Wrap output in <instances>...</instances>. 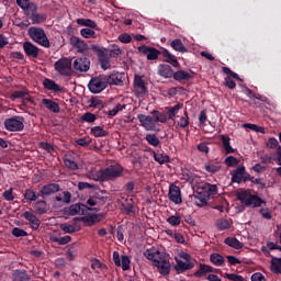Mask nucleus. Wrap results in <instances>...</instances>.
<instances>
[{
  "mask_svg": "<svg viewBox=\"0 0 281 281\" xmlns=\"http://www.w3.org/2000/svg\"><path fill=\"white\" fill-rule=\"evenodd\" d=\"M144 256L147 260H150L160 276H170L172 266H170V255L168 252L153 246L144 251Z\"/></svg>",
  "mask_w": 281,
  "mask_h": 281,
  "instance_id": "obj_1",
  "label": "nucleus"
},
{
  "mask_svg": "<svg viewBox=\"0 0 281 281\" xmlns=\"http://www.w3.org/2000/svg\"><path fill=\"white\" fill-rule=\"evenodd\" d=\"M122 172H124V167L120 164H114L97 171L94 181H115V179L122 177Z\"/></svg>",
  "mask_w": 281,
  "mask_h": 281,
  "instance_id": "obj_2",
  "label": "nucleus"
},
{
  "mask_svg": "<svg viewBox=\"0 0 281 281\" xmlns=\"http://www.w3.org/2000/svg\"><path fill=\"white\" fill-rule=\"evenodd\" d=\"M237 199L245 207H262V204H267L262 198L251 194V192L247 190L237 192Z\"/></svg>",
  "mask_w": 281,
  "mask_h": 281,
  "instance_id": "obj_3",
  "label": "nucleus"
},
{
  "mask_svg": "<svg viewBox=\"0 0 281 281\" xmlns=\"http://www.w3.org/2000/svg\"><path fill=\"white\" fill-rule=\"evenodd\" d=\"M30 38L41 47H45L49 49L52 47V43H49V38L45 33V30L41 26H31L27 31Z\"/></svg>",
  "mask_w": 281,
  "mask_h": 281,
  "instance_id": "obj_4",
  "label": "nucleus"
},
{
  "mask_svg": "<svg viewBox=\"0 0 281 281\" xmlns=\"http://www.w3.org/2000/svg\"><path fill=\"white\" fill-rule=\"evenodd\" d=\"M106 75H99L91 78L88 83V89L91 93H102L109 87Z\"/></svg>",
  "mask_w": 281,
  "mask_h": 281,
  "instance_id": "obj_5",
  "label": "nucleus"
},
{
  "mask_svg": "<svg viewBox=\"0 0 281 281\" xmlns=\"http://www.w3.org/2000/svg\"><path fill=\"white\" fill-rule=\"evenodd\" d=\"M25 119L22 116H12L4 120V128L11 133H19L25 128Z\"/></svg>",
  "mask_w": 281,
  "mask_h": 281,
  "instance_id": "obj_6",
  "label": "nucleus"
},
{
  "mask_svg": "<svg viewBox=\"0 0 281 281\" xmlns=\"http://www.w3.org/2000/svg\"><path fill=\"white\" fill-rule=\"evenodd\" d=\"M54 69L59 74V76H71L72 67H71V59L67 57H63L55 61Z\"/></svg>",
  "mask_w": 281,
  "mask_h": 281,
  "instance_id": "obj_7",
  "label": "nucleus"
},
{
  "mask_svg": "<svg viewBox=\"0 0 281 281\" xmlns=\"http://www.w3.org/2000/svg\"><path fill=\"white\" fill-rule=\"evenodd\" d=\"M91 49L98 55V60L101 65V69H103L104 71H106V69H111V56H109V54H106V52H104L98 45H92Z\"/></svg>",
  "mask_w": 281,
  "mask_h": 281,
  "instance_id": "obj_8",
  "label": "nucleus"
},
{
  "mask_svg": "<svg viewBox=\"0 0 281 281\" xmlns=\"http://www.w3.org/2000/svg\"><path fill=\"white\" fill-rule=\"evenodd\" d=\"M89 212H100V209L89 207L88 205H86L83 203L72 204L68 209V214L70 216H76L78 214H80L81 216H85V215L89 214Z\"/></svg>",
  "mask_w": 281,
  "mask_h": 281,
  "instance_id": "obj_9",
  "label": "nucleus"
},
{
  "mask_svg": "<svg viewBox=\"0 0 281 281\" xmlns=\"http://www.w3.org/2000/svg\"><path fill=\"white\" fill-rule=\"evenodd\" d=\"M232 183H247V178L249 177V172L245 166H238L235 170L231 171Z\"/></svg>",
  "mask_w": 281,
  "mask_h": 281,
  "instance_id": "obj_10",
  "label": "nucleus"
},
{
  "mask_svg": "<svg viewBox=\"0 0 281 281\" xmlns=\"http://www.w3.org/2000/svg\"><path fill=\"white\" fill-rule=\"evenodd\" d=\"M222 71L226 74V78L224 79V86L227 87L228 89H236V81L238 80L239 82H243V79L238 76V74L234 72L232 68L229 67H222ZM234 78V79H232Z\"/></svg>",
  "mask_w": 281,
  "mask_h": 281,
  "instance_id": "obj_11",
  "label": "nucleus"
},
{
  "mask_svg": "<svg viewBox=\"0 0 281 281\" xmlns=\"http://www.w3.org/2000/svg\"><path fill=\"white\" fill-rule=\"evenodd\" d=\"M72 68L75 71H79V74H86L91 69V60L88 57H78L72 63Z\"/></svg>",
  "mask_w": 281,
  "mask_h": 281,
  "instance_id": "obj_12",
  "label": "nucleus"
},
{
  "mask_svg": "<svg viewBox=\"0 0 281 281\" xmlns=\"http://www.w3.org/2000/svg\"><path fill=\"white\" fill-rule=\"evenodd\" d=\"M134 89L138 98H144L148 93V88L146 87V81L139 75L134 77Z\"/></svg>",
  "mask_w": 281,
  "mask_h": 281,
  "instance_id": "obj_13",
  "label": "nucleus"
},
{
  "mask_svg": "<svg viewBox=\"0 0 281 281\" xmlns=\"http://www.w3.org/2000/svg\"><path fill=\"white\" fill-rule=\"evenodd\" d=\"M57 192H60V184L48 183L42 187L37 196H41L42 199H47V196H52V194H56Z\"/></svg>",
  "mask_w": 281,
  "mask_h": 281,
  "instance_id": "obj_14",
  "label": "nucleus"
},
{
  "mask_svg": "<svg viewBox=\"0 0 281 281\" xmlns=\"http://www.w3.org/2000/svg\"><path fill=\"white\" fill-rule=\"evenodd\" d=\"M138 52L139 54L147 56V60H157V58H159V54H161L157 48L146 45L139 46Z\"/></svg>",
  "mask_w": 281,
  "mask_h": 281,
  "instance_id": "obj_15",
  "label": "nucleus"
},
{
  "mask_svg": "<svg viewBox=\"0 0 281 281\" xmlns=\"http://www.w3.org/2000/svg\"><path fill=\"white\" fill-rule=\"evenodd\" d=\"M23 49H24V54H25V56H27V58H38V56L41 54V48H38L36 45H34L30 41H26L23 43Z\"/></svg>",
  "mask_w": 281,
  "mask_h": 281,
  "instance_id": "obj_16",
  "label": "nucleus"
},
{
  "mask_svg": "<svg viewBox=\"0 0 281 281\" xmlns=\"http://www.w3.org/2000/svg\"><path fill=\"white\" fill-rule=\"evenodd\" d=\"M124 72L113 71L110 75H105V78L108 79V85L111 87H113V85L122 87L124 85Z\"/></svg>",
  "mask_w": 281,
  "mask_h": 281,
  "instance_id": "obj_17",
  "label": "nucleus"
},
{
  "mask_svg": "<svg viewBox=\"0 0 281 281\" xmlns=\"http://www.w3.org/2000/svg\"><path fill=\"white\" fill-rule=\"evenodd\" d=\"M168 196L169 200L176 205L183 203V200L181 199V189L176 184H170Z\"/></svg>",
  "mask_w": 281,
  "mask_h": 281,
  "instance_id": "obj_18",
  "label": "nucleus"
},
{
  "mask_svg": "<svg viewBox=\"0 0 281 281\" xmlns=\"http://www.w3.org/2000/svg\"><path fill=\"white\" fill-rule=\"evenodd\" d=\"M70 45L77 49L78 54H86V52L89 49L87 43H85V41L78 36L70 37Z\"/></svg>",
  "mask_w": 281,
  "mask_h": 281,
  "instance_id": "obj_19",
  "label": "nucleus"
},
{
  "mask_svg": "<svg viewBox=\"0 0 281 281\" xmlns=\"http://www.w3.org/2000/svg\"><path fill=\"white\" fill-rule=\"evenodd\" d=\"M137 120L140 125L144 126L145 131H153L155 128V120H153V116L138 114Z\"/></svg>",
  "mask_w": 281,
  "mask_h": 281,
  "instance_id": "obj_20",
  "label": "nucleus"
},
{
  "mask_svg": "<svg viewBox=\"0 0 281 281\" xmlns=\"http://www.w3.org/2000/svg\"><path fill=\"white\" fill-rule=\"evenodd\" d=\"M23 218L29 222L30 227H32L35 232L41 227V220L34 215V213L26 211L23 213Z\"/></svg>",
  "mask_w": 281,
  "mask_h": 281,
  "instance_id": "obj_21",
  "label": "nucleus"
},
{
  "mask_svg": "<svg viewBox=\"0 0 281 281\" xmlns=\"http://www.w3.org/2000/svg\"><path fill=\"white\" fill-rule=\"evenodd\" d=\"M161 56H164L165 63H169V65L176 67L177 69L181 68V64L177 60V56L172 55L168 49L164 48L161 50Z\"/></svg>",
  "mask_w": 281,
  "mask_h": 281,
  "instance_id": "obj_22",
  "label": "nucleus"
},
{
  "mask_svg": "<svg viewBox=\"0 0 281 281\" xmlns=\"http://www.w3.org/2000/svg\"><path fill=\"white\" fill-rule=\"evenodd\" d=\"M42 104L47 111H50V113H60V104L52 99H43Z\"/></svg>",
  "mask_w": 281,
  "mask_h": 281,
  "instance_id": "obj_23",
  "label": "nucleus"
},
{
  "mask_svg": "<svg viewBox=\"0 0 281 281\" xmlns=\"http://www.w3.org/2000/svg\"><path fill=\"white\" fill-rule=\"evenodd\" d=\"M181 109H183V103H178L173 106H167L166 108L167 119L175 122L177 114L179 113V111H181Z\"/></svg>",
  "mask_w": 281,
  "mask_h": 281,
  "instance_id": "obj_24",
  "label": "nucleus"
},
{
  "mask_svg": "<svg viewBox=\"0 0 281 281\" xmlns=\"http://www.w3.org/2000/svg\"><path fill=\"white\" fill-rule=\"evenodd\" d=\"M175 74V70H172V67L167 64H160L158 66V76H161V78H172Z\"/></svg>",
  "mask_w": 281,
  "mask_h": 281,
  "instance_id": "obj_25",
  "label": "nucleus"
},
{
  "mask_svg": "<svg viewBox=\"0 0 281 281\" xmlns=\"http://www.w3.org/2000/svg\"><path fill=\"white\" fill-rule=\"evenodd\" d=\"M44 85V89H47V91H54V93H59L60 91H63V88L56 83V81L46 78L43 81Z\"/></svg>",
  "mask_w": 281,
  "mask_h": 281,
  "instance_id": "obj_26",
  "label": "nucleus"
},
{
  "mask_svg": "<svg viewBox=\"0 0 281 281\" xmlns=\"http://www.w3.org/2000/svg\"><path fill=\"white\" fill-rule=\"evenodd\" d=\"M177 265L175 266V269L178 273H183V271H188L190 269H194V263L192 262H183L181 259L175 258Z\"/></svg>",
  "mask_w": 281,
  "mask_h": 281,
  "instance_id": "obj_27",
  "label": "nucleus"
},
{
  "mask_svg": "<svg viewBox=\"0 0 281 281\" xmlns=\"http://www.w3.org/2000/svg\"><path fill=\"white\" fill-rule=\"evenodd\" d=\"M203 193L207 194V198L210 196H216L218 194V187L216 184H210V183H204L203 187L200 188Z\"/></svg>",
  "mask_w": 281,
  "mask_h": 281,
  "instance_id": "obj_28",
  "label": "nucleus"
},
{
  "mask_svg": "<svg viewBox=\"0 0 281 281\" xmlns=\"http://www.w3.org/2000/svg\"><path fill=\"white\" fill-rule=\"evenodd\" d=\"M221 139H222V146L226 153V155H232L234 153H236V149H234V147H232V138H229V136L227 135H221Z\"/></svg>",
  "mask_w": 281,
  "mask_h": 281,
  "instance_id": "obj_29",
  "label": "nucleus"
},
{
  "mask_svg": "<svg viewBox=\"0 0 281 281\" xmlns=\"http://www.w3.org/2000/svg\"><path fill=\"white\" fill-rule=\"evenodd\" d=\"M13 281H32V276L26 270H14Z\"/></svg>",
  "mask_w": 281,
  "mask_h": 281,
  "instance_id": "obj_30",
  "label": "nucleus"
},
{
  "mask_svg": "<svg viewBox=\"0 0 281 281\" xmlns=\"http://www.w3.org/2000/svg\"><path fill=\"white\" fill-rule=\"evenodd\" d=\"M207 273H214V269L205 263H200V268L198 271L193 273L194 278H203V276H207Z\"/></svg>",
  "mask_w": 281,
  "mask_h": 281,
  "instance_id": "obj_31",
  "label": "nucleus"
},
{
  "mask_svg": "<svg viewBox=\"0 0 281 281\" xmlns=\"http://www.w3.org/2000/svg\"><path fill=\"white\" fill-rule=\"evenodd\" d=\"M195 203L198 205V207H203L205 205H207V201H210V198L207 196V194H205L201 188L198 189L196 195H195Z\"/></svg>",
  "mask_w": 281,
  "mask_h": 281,
  "instance_id": "obj_32",
  "label": "nucleus"
},
{
  "mask_svg": "<svg viewBox=\"0 0 281 281\" xmlns=\"http://www.w3.org/2000/svg\"><path fill=\"white\" fill-rule=\"evenodd\" d=\"M77 25H81V27H90L91 30H98V23L91 19H77L76 20Z\"/></svg>",
  "mask_w": 281,
  "mask_h": 281,
  "instance_id": "obj_33",
  "label": "nucleus"
},
{
  "mask_svg": "<svg viewBox=\"0 0 281 281\" xmlns=\"http://www.w3.org/2000/svg\"><path fill=\"white\" fill-rule=\"evenodd\" d=\"M172 78L177 82H181V80H192L193 76L190 75V72H188L186 70H178V71L173 72Z\"/></svg>",
  "mask_w": 281,
  "mask_h": 281,
  "instance_id": "obj_34",
  "label": "nucleus"
},
{
  "mask_svg": "<svg viewBox=\"0 0 281 281\" xmlns=\"http://www.w3.org/2000/svg\"><path fill=\"white\" fill-rule=\"evenodd\" d=\"M224 243L225 245L232 247L233 249H243V247H245V245L236 237H227L225 238Z\"/></svg>",
  "mask_w": 281,
  "mask_h": 281,
  "instance_id": "obj_35",
  "label": "nucleus"
},
{
  "mask_svg": "<svg viewBox=\"0 0 281 281\" xmlns=\"http://www.w3.org/2000/svg\"><path fill=\"white\" fill-rule=\"evenodd\" d=\"M276 249L278 251H281V246L276 244V243H273V241H268L266 244V246L261 247V251H262V254H265V256H269V254H271V251H273Z\"/></svg>",
  "mask_w": 281,
  "mask_h": 281,
  "instance_id": "obj_36",
  "label": "nucleus"
},
{
  "mask_svg": "<svg viewBox=\"0 0 281 281\" xmlns=\"http://www.w3.org/2000/svg\"><path fill=\"white\" fill-rule=\"evenodd\" d=\"M75 221H81V223H89V225H95V223H100V215L93 214L90 216L76 217Z\"/></svg>",
  "mask_w": 281,
  "mask_h": 281,
  "instance_id": "obj_37",
  "label": "nucleus"
},
{
  "mask_svg": "<svg viewBox=\"0 0 281 281\" xmlns=\"http://www.w3.org/2000/svg\"><path fill=\"white\" fill-rule=\"evenodd\" d=\"M170 47L175 49V52H179L180 54H186L188 52V48L186 45H183V42L181 40L176 38L170 43Z\"/></svg>",
  "mask_w": 281,
  "mask_h": 281,
  "instance_id": "obj_38",
  "label": "nucleus"
},
{
  "mask_svg": "<svg viewBox=\"0 0 281 281\" xmlns=\"http://www.w3.org/2000/svg\"><path fill=\"white\" fill-rule=\"evenodd\" d=\"M210 261L212 262V265H215V267H223V265H225V257H223L218 252H213L210 256Z\"/></svg>",
  "mask_w": 281,
  "mask_h": 281,
  "instance_id": "obj_39",
  "label": "nucleus"
},
{
  "mask_svg": "<svg viewBox=\"0 0 281 281\" xmlns=\"http://www.w3.org/2000/svg\"><path fill=\"white\" fill-rule=\"evenodd\" d=\"M30 19L33 25H41V23H45V21H47V14L36 12L35 14L30 15Z\"/></svg>",
  "mask_w": 281,
  "mask_h": 281,
  "instance_id": "obj_40",
  "label": "nucleus"
},
{
  "mask_svg": "<svg viewBox=\"0 0 281 281\" xmlns=\"http://www.w3.org/2000/svg\"><path fill=\"white\" fill-rule=\"evenodd\" d=\"M90 133L93 137H106V135H109V132L102 126L91 127Z\"/></svg>",
  "mask_w": 281,
  "mask_h": 281,
  "instance_id": "obj_41",
  "label": "nucleus"
},
{
  "mask_svg": "<svg viewBox=\"0 0 281 281\" xmlns=\"http://www.w3.org/2000/svg\"><path fill=\"white\" fill-rule=\"evenodd\" d=\"M145 140L147 144H149V146H154V148H157L161 144V140H159L157 134H146Z\"/></svg>",
  "mask_w": 281,
  "mask_h": 281,
  "instance_id": "obj_42",
  "label": "nucleus"
},
{
  "mask_svg": "<svg viewBox=\"0 0 281 281\" xmlns=\"http://www.w3.org/2000/svg\"><path fill=\"white\" fill-rule=\"evenodd\" d=\"M204 170L211 175H215V172H220L221 165L218 162H207L204 165Z\"/></svg>",
  "mask_w": 281,
  "mask_h": 281,
  "instance_id": "obj_43",
  "label": "nucleus"
},
{
  "mask_svg": "<svg viewBox=\"0 0 281 281\" xmlns=\"http://www.w3.org/2000/svg\"><path fill=\"white\" fill-rule=\"evenodd\" d=\"M34 209L37 214H46L47 213V202L45 200H40L34 204Z\"/></svg>",
  "mask_w": 281,
  "mask_h": 281,
  "instance_id": "obj_44",
  "label": "nucleus"
},
{
  "mask_svg": "<svg viewBox=\"0 0 281 281\" xmlns=\"http://www.w3.org/2000/svg\"><path fill=\"white\" fill-rule=\"evenodd\" d=\"M271 271L273 273H280L281 274V258L272 257V259H271Z\"/></svg>",
  "mask_w": 281,
  "mask_h": 281,
  "instance_id": "obj_45",
  "label": "nucleus"
},
{
  "mask_svg": "<svg viewBox=\"0 0 281 281\" xmlns=\"http://www.w3.org/2000/svg\"><path fill=\"white\" fill-rule=\"evenodd\" d=\"M50 240L52 243H57V245H69V243H71V236L69 235H66L64 237L53 236Z\"/></svg>",
  "mask_w": 281,
  "mask_h": 281,
  "instance_id": "obj_46",
  "label": "nucleus"
},
{
  "mask_svg": "<svg viewBox=\"0 0 281 281\" xmlns=\"http://www.w3.org/2000/svg\"><path fill=\"white\" fill-rule=\"evenodd\" d=\"M154 159L157 161V164L164 165V164H169L170 162V156L164 155V154H157L153 151Z\"/></svg>",
  "mask_w": 281,
  "mask_h": 281,
  "instance_id": "obj_47",
  "label": "nucleus"
},
{
  "mask_svg": "<svg viewBox=\"0 0 281 281\" xmlns=\"http://www.w3.org/2000/svg\"><path fill=\"white\" fill-rule=\"evenodd\" d=\"M216 227L221 232H224V229H229V227H232V222H229V220L220 218L216 221Z\"/></svg>",
  "mask_w": 281,
  "mask_h": 281,
  "instance_id": "obj_48",
  "label": "nucleus"
},
{
  "mask_svg": "<svg viewBox=\"0 0 281 281\" xmlns=\"http://www.w3.org/2000/svg\"><path fill=\"white\" fill-rule=\"evenodd\" d=\"M98 120V115L91 113V112H86L81 115L80 122H87L88 124H93Z\"/></svg>",
  "mask_w": 281,
  "mask_h": 281,
  "instance_id": "obj_49",
  "label": "nucleus"
},
{
  "mask_svg": "<svg viewBox=\"0 0 281 281\" xmlns=\"http://www.w3.org/2000/svg\"><path fill=\"white\" fill-rule=\"evenodd\" d=\"M121 210L123 214H127V215L135 214V205L133 204V200H130L127 204H122Z\"/></svg>",
  "mask_w": 281,
  "mask_h": 281,
  "instance_id": "obj_50",
  "label": "nucleus"
},
{
  "mask_svg": "<svg viewBox=\"0 0 281 281\" xmlns=\"http://www.w3.org/2000/svg\"><path fill=\"white\" fill-rule=\"evenodd\" d=\"M29 93L30 92L27 90H16L12 92V94L10 95V100H12V102H14V100H23L25 95H29Z\"/></svg>",
  "mask_w": 281,
  "mask_h": 281,
  "instance_id": "obj_51",
  "label": "nucleus"
},
{
  "mask_svg": "<svg viewBox=\"0 0 281 281\" xmlns=\"http://www.w3.org/2000/svg\"><path fill=\"white\" fill-rule=\"evenodd\" d=\"M167 223L171 225V227H179L181 225V216L180 215H171L167 218Z\"/></svg>",
  "mask_w": 281,
  "mask_h": 281,
  "instance_id": "obj_52",
  "label": "nucleus"
},
{
  "mask_svg": "<svg viewBox=\"0 0 281 281\" xmlns=\"http://www.w3.org/2000/svg\"><path fill=\"white\" fill-rule=\"evenodd\" d=\"M22 10H27V16L30 19V16H33V14H36L38 7H36L35 3H31L27 2L26 4H24V8H22Z\"/></svg>",
  "mask_w": 281,
  "mask_h": 281,
  "instance_id": "obj_53",
  "label": "nucleus"
},
{
  "mask_svg": "<svg viewBox=\"0 0 281 281\" xmlns=\"http://www.w3.org/2000/svg\"><path fill=\"white\" fill-rule=\"evenodd\" d=\"M23 196L25 201H30V202L36 201V199H38V195H36V192H34V190L32 189H26L24 191Z\"/></svg>",
  "mask_w": 281,
  "mask_h": 281,
  "instance_id": "obj_54",
  "label": "nucleus"
},
{
  "mask_svg": "<svg viewBox=\"0 0 281 281\" xmlns=\"http://www.w3.org/2000/svg\"><path fill=\"white\" fill-rule=\"evenodd\" d=\"M224 164H226L228 168H234L240 164V160L234 156H228L225 158Z\"/></svg>",
  "mask_w": 281,
  "mask_h": 281,
  "instance_id": "obj_55",
  "label": "nucleus"
},
{
  "mask_svg": "<svg viewBox=\"0 0 281 281\" xmlns=\"http://www.w3.org/2000/svg\"><path fill=\"white\" fill-rule=\"evenodd\" d=\"M178 126H180V128H187V126H190V117H188L187 111H184L183 116L180 117V121L178 122Z\"/></svg>",
  "mask_w": 281,
  "mask_h": 281,
  "instance_id": "obj_56",
  "label": "nucleus"
},
{
  "mask_svg": "<svg viewBox=\"0 0 281 281\" xmlns=\"http://www.w3.org/2000/svg\"><path fill=\"white\" fill-rule=\"evenodd\" d=\"M80 34L83 38H93L95 36V31H93V29H81L80 30Z\"/></svg>",
  "mask_w": 281,
  "mask_h": 281,
  "instance_id": "obj_57",
  "label": "nucleus"
},
{
  "mask_svg": "<svg viewBox=\"0 0 281 281\" xmlns=\"http://www.w3.org/2000/svg\"><path fill=\"white\" fill-rule=\"evenodd\" d=\"M124 109H126V104L119 103L114 109L109 110L108 115H110V117H115V115L120 113V111H124Z\"/></svg>",
  "mask_w": 281,
  "mask_h": 281,
  "instance_id": "obj_58",
  "label": "nucleus"
},
{
  "mask_svg": "<svg viewBox=\"0 0 281 281\" xmlns=\"http://www.w3.org/2000/svg\"><path fill=\"white\" fill-rule=\"evenodd\" d=\"M12 236H14L15 238H24L25 236H27V232H25V229L23 228H19V227H14L11 232Z\"/></svg>",
  "mask_w": 281,
  "mask_h": 281,
  "instance_id": "obj_59",
  "label": "nucleus"
},
{
  "mask_svg": "<svg viewBox=\"0 0 281 281\" xmlns=\"http://www.w3.org/2000/svg\"><path fill=\"white\" fill-rule=\"evenodd\" d=\"M64 164L66 166V168H69V170H78V162L69 159V158H66L64 159Z\"/></svg>",
  "mask_w": 281,
  "mask_h": 281,
  "instance_id": "obj_60",
  "label": "nucleus"
},
{
  "mask_svg": "<svg viewBox=\"0 0 281 281\" xmlns=\"http://www.w3.org/2000/svg\"><path fill=\"white\" fill-rule=\"evenodd\" d=\"M77 146H81L82 148H87V146H90L91 138L89 137H82L76 140Z\"/></svg>",
  "mask_w": 281,
  "mask_h": 281,
  "instance_id": "obj_61",
  "label": "nucleus"
},
{
  "mask_svg": "<svg viewBox=\"0 0 281 281\" xmlns=\"http://www.w3.org/2000/svg\"><path fill=\"white\" fill-rule=\"evenodd\" d=\"M40 147L43 148V150H46V153H49L52 155V153H54L56 149L54 148V145L47 143V142H41L40 143Z\"/></svg>",
  "mask_w": 281,
  "mask_h": 281,
  "instance_id": "obj_62",
  "label": "nucleus"
},
{
  "mask_svg": "<svg viewBox=\"0 0 281 281\" xmlns=\"http://www.w3.org/2000/svg\"><path fill=\"white\" fill-rule=\"evenodd\" d=\"M225 277L231 281H247L243 276L236 273H226Z\"/></svg>",
  "mask_w": 281,
  "mask_h": 281,
  "instance_id": "obj_63",
  "label": "nucleus"
},
{
  "mask_svg": "<svg viewBox=\"0 0 281 281\" xmlns=\"http://www.w3.org/2000/svg\"><path fill=\"white\" fill-rule=\"evenodd\" d=\"M266 146L271 149L277 148V150H278L280 143L276 139V137H271L268 139Z\"/></svg>",
  "mask_w": 281,
  "mask_h": 281,
  "instance_id": "obj_64",
  "label": "nucleus"
}]
</instances>
